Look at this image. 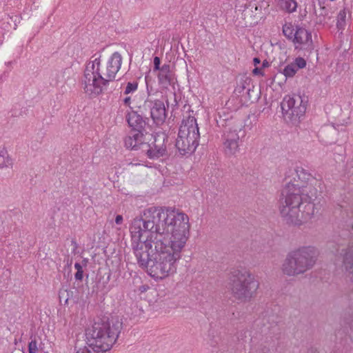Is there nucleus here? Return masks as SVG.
Listing matches in <instances>:
<instances>
[{
    "label": "nucleus",
    "instance_id": "ea45409f",
    "mask_svg": "<svg viewBox=\"0 0 353 353\" xmlns=\"http://www.w3.org/2000/svg\"><path fill=\"white\" fill-rule=\"evenodd\" d=\"M218 343H219V341L217 339H214V336H212V339H210V345L212 347H216V345L218 344Z\"/></svg>",
    "mask_w": 353,
    "mask_h": 353
},
{
    "label": "nucleus",
    "instance_id": "6ab92c4d",
    "mask_svg": "<svg viewBox=\"0 0 353 353\" xmlns=\"http://www.w3.org/2000/svg\"><path fill=\"white\" fill-rule=\"evenodd\" d=\"M159 85L163 88H168L170 85H174L175 83L174 74L170 70L169 64H163L160 71L157 74Z\"/></svg>",
    "mask_w": 353,
    "mask_h": 353
},
{
    "label": "nucleus",
    "instance_id": "9b49d317",
    "mask_svg": "<svg viewBox=\"0 0 353 353\" xmlns=\"http://www.w3.org/2000/svg\"><path fill=\"white\" fill-rule=\"evenodd\" d=\"M153 137L154 141L150 143L145 142L142 145L141 152L145 154L150 159H157L166 154V146L164 145L165 137L164 135L150 134Z\"/></svg>",
    "mask_w": 353,
    "mask_h": 353
},
{
    "label": "nucleus",
    "instance_id": "f8f14e48",
    "mask_svg": "<svg viewBox=\"0 0 353 353\" xmlns=\"http://www.w3.org/2000/svg\"><path fill=\"white\" fill-rule=\"evenodd\" d=\"M200 137L194 136H185L178 133L175 146L181 155L183 156L193 153L199 145Z\"/></svg>",
    "mask_w": 353,
    "mask_h": 353
},
{
    "label": "nucleus",
    "instance_id": "dca6fc26",
    "mask_svg": "<svg viewBox=\"0 0 353 353\" xmlns=\"http://www.w3.org/2000/svg\"><path fill=\"white\" fill-rule=\"evenodd\" d=\"M146 134V132L130 130L124 139L125 147L132 150L142 151V145L145 143Z\"/></svg>",
    "mask_w": 353,
    "mask_h": 353
},
{
    "label": "nucleus",
    "instance_id": "20e7f679",
    "mask_svg": "<svg viewBox=\"0 0 353 353\" xmlns=\"http://www.w3.org/2000/svg\"><path fill=\"white\" fill-rule=\"evenodd\" d=\"M121 329L122 322L119 319L103 317L86 330L87 343L105 353L117 341Z\"/></svg>",
    "mask_w": 353,
    "mask_h": 353
},
{
    "label": "nucleus",
    "instance_id": "e433bc0d",
    "mask_svg": "<svg viewBox=\"0 0 353 353\" xmlns=\"http://www.w3.org/2000/svg\"><path fill=\"white\" fill-rule=\"evenodd\" d=\"M252 73L255 75L263 74L262 68L256 66V68L252 70Z\"/></svg>",
    "mask_w": 353,
    "mask_h": 353
},
{
    "label": "nucleus",
    "instance_id": "bb28decb",
    "mask_svg": "<svg viewBox=\"0 0 353 353\" xmlns=\"http://www.w3.org/2000/svg\"><path fill=\"white\" fill-rule=\"evenodd\" d=\"M12 165V161L9 157L7 150L3 148L0 150V168H8Z\"/></svg>",
    "mask_w": 353,
    "mask_h": 353
},
{
    "label": "nucleus",
    "instance_id": "c85d7f7f",
    "mask_svg": "<svg viewBox=\"0 0 353 353\" xmlns=\"http://www.w3.org/2000/svg\"><path fill=\"white\" fill-rule=\"evenodd\" d=\"M283 33L285 37L294 42V37H295V29H294L292 24H285L283 27Z\"/></svg>",
    "mask_w": 353,
    "mask_h": 353
},
{
    "label": "nucleus",
    "instance_id": "1a4fd4ad",
    "mask_svg": "<svg viewBox=\"0 0 353 353\" xmlns=\"http://www.w3.org/2000/svg\"><path fill=\"white\" fill-rule=\"evenodd\" d=\"M100 58L101 55L97 57V54H94L92 57L91 59H93V60L90 61L86 64L83 76L81 80V88L84 93L90 98L96 97L97 88H95V84L99 82L98 74H101L100 72Z\"/></svg>",
    "mask_w": 353,
    "mask_h": 353
},
{
    "label": "nucleus",
    "instance_id": "ddd939ff",
    "mask_svg": "<svg viewBox=\"0 0 353 353\" xmlns=\"http://www.w3.org/2000/svg\"><path fill=\"white\" fill-rule=\"evenodd\" d=\"M144 105L149 108L150 117L154 123L161 125L165 122L167 114L164 103L162 101H147Z\"/></svg>",
    "mask_w": 353,
    "mask_h": 353
},
{
    "label": "nucleus",
    "instance_id": "de8ad7c7",
    "mask_svg": "<svg viewBox=\"0 0 353 353\" xmlns=\"http://www.w3.org/2000/svg\"><path fill=\"white\" fill-rule=\"evenodd\" d=\"M254 12V14H252L253 17H256V16L257 15V11L256 12L255 10H253V13Z\"/></svg>",
    "mask_w": 353,
    "mask_h": 353
},
{
    "label": "nucleus",
    "instance_id": "7ed1b4c3",
    "mask_svg": "<svg viewBox=\"0 0 353 353\" xmlns=\"http://www.w3.org/2000/svg\"><path fill=\"white\" fill-rule=\"evenodd\" d=\"M190 235L165 241L157 240L152 254V260L147 271L153 278L163 279L174 274L176 270V263L181 258Z\"/></svg>",
    "mask_w": 353,
    "mask_h": 353
},
{
    "label": "nucleus",
    "instance_id": "37998d69",
    "mask_svg": "<svg viewBox=\"0 0 353 353\" xmlns=\"http://www.w3.org/2000/svg\"><path fill=\"white\" fill-rule=\"evenodd\" d=\"M253 63L255 66L261 63V60L259 57H254L253 59Z\"/></svg>",
    "mask_w": 353,
    "mask_h": 353
},
{
    "label": "nucleus",
    "instance_id": "5701e85b",
    "mask_svg": "<svg viewBox=\"0 0 353 353\" xmlns=\"http://www.w3.org/2000/svg\"><path fill=\"white\" fill-rule=\"evenodd\" d=\"M251 78L248 77L241 78L234 89L235 93L238 94H243L245 91L246 93L249 94L250 91L251 90V87H252L251 85Z\"/></svg>",
    "mask_w": 353,
    "mask_h": 353
},
{
    "label": "nucleus",
    "instance_id": "603ef678",
    "mask_svg": "<svg viewBox=\"0 0 353 353\" xmlns=\"http://www.w3.org/2000/svg\"><path fill=\"white\" fill-rule=\"evenodd\" d=\"M209 336H212V334H211V332H210Z\"/></svg>",
    "mask_w": 353,
    "mask_h": 353
},
{
    "label": "nucleus",
    "instance_id": "a19ab883",
    "mask_svg": "<svg viewBox=\"0 0 353 353\" xmlns=\"http://www.w3.org/2000/svg\"><path fill=\"white\" fill-rule=\"evenodd\" d=\"M307 353H319V352L316 348L311 347L307 350Z\"/></svg>",
    "mask_w": 353,
    "mask_h": 353
},
{
    "label": "nucleus",
    "instance_id": "4be33fe9",
    "mask_svg": "<svg viewBox=\"0 0 353 353\" xmlns=\"http://www.w3.org/2000/svg\"><path fill=\"white\" fill-rule=\"evenodd\" d=\"M330 11L325 6H321L318 11H315V24L324 26L327 22V19L332 18V16L330 15Z\"/></svg>",
    "mask_w": 353,
    "mask_h": 353
},
{
    "label": "nucleus",
    "instance_id": "393cba45",
    "mask_svg": "<svg viewBox=\"0 0 353 353\" xmlns=\"http://www.w3.org/2000/svg\"><path fill=\"white\" fill-rule=\"evenodd\" d=\"M343 264L345 270L351 274V280L353 281V248H348L345 254Z\"/></svg>",
    "mask_w": 353,
    "mask_h": 353
},
{
    "label": "nucleus",
    "instance_id": "a18cd8bd",
    "mask_svg": "<svg viewBox=\"0 0 353 353\" xmlns=\"http://www.w3.org/2000/svg\"><path fill=\"white\" fill-rule=\"evenodd\" d=\"M270 349L267 347H263L261 349L260 353H269Z\"/></svg>",
    "mask_w": 353,
    "mask_h": 353
},
{
    "label": "nucleus",
    "instance_id": "7c9ffc66",
    "mask_svg": "<svg viewBox=\"0 0 353 353\" xmlns=\"http://www.w3.org/2000/svg\"><path fill=\"white\" fill-rule=\"evenodd\" d=\"M76 353H105L102 350L97 348L94 346H89L84 347L83 348H80L79 350L76 352Z\"/></svg>",
    "mask_w": 353,
    "mask_h": 353
},
{
    "label": "nucleus",
    "instance_id": "cd10ccee",
    "mask_svg": "<svg viewBox=\"0 0 353 353\" xmlns=\"http://www.w3.org/2000/svg\"><path fill=\"white\" fill-rule=\"evenodd\" d=\"M347 12L345 9L340 10L337 15L336 28L339 30H343L346 26Z\"/></svg>",
    "mask_w": 353,
    "mask_h": 353
},
{
    "label": "nucleus",
    "instance_id": "423d86ee",
    "mask_svg": "<svg viewBox=\"0 0 353 353\" xmlns=\"http://www.w3.org/2000/svg\"><path fill=\"white\" fill-rule=\"evenodd\" d=\"M259 281L247 270H234L229 277V289L237 303L250 302L257 294Z\"/></svg>",
    "mask_w": 353,
    "mask_h": 353
},
{
    "label": "nucleus",
    "instance_id": "aec40b11",
    "mask_svg": "<svg viewBox=\"0 0 353 353\" xmlns=\"http://www.w3.org/2000/svg\"><path fill=\"white\" fill-rule=\"evenodd\" d=\"M306 66V61L302 57H297L293 62L288 64L283 70V74L288 77H292L299 69Z\"/></svg>",
    "mask_w": 353,
    "mask_h": 353
},
{
    "label": "nucleus",
    "instance_id": "a211bd4d",
    "mask_svg": "<svg viewBox=\"0 0 353 353\" xmlns=\"http://www.w3.org/2000/svg\"><path fill=\"white\" fill-rule=\"evenodd\" d=\"M293 43L305 46V48L307 50L312 49L313 44L311 32L304 28L296 26Z\"/></svg>",
    "mask_w": 353,
    "mask_h": 353
},
{
    "label": "nucleus",
    "instance_id": "3c124183",
    "mask_svg": "<svg viewBox=\"0 0 353 353\" xmlns=\"http://www.w3.org/2000/svg\"><path fill=\"white\" fill-rule=\"evenodd\" d=\"M272 321H273V323H274V320H273V319H274V316H272Z\"/></svg>",
    "mask_w": 353,
    "mask_h": 353
},
{
    "label": "nucleus",
    "instance_id": "c756f323",
    "mask_svg": "<svg viewBox=\"0 0 353 353\" xmlns=\"http://www.w3.org/2000/svg\"><path fill=\"white\" fill-rule=\"evenodd\" d=\"M138 82L134 81L132 82H128L126 85V87L124 90V94H130L134 93L135 91L137 90L138 88Z\"/></svg>",
    "mask_w": 353,
    "mask_h": 353
},
{
    "label": "nucleus",
    "instance_id": "8fccbe9b",
    "mask_svg": "<svg viewBox=\"0 0 353 353\" xmlns=\"http://www.w3.org/2000/svg\"><path fill=\"white\" fill-rule=\"evenodd\" d=\"M263 321H267V322L270 323V317H268V319H267L265 318H264Z\"/></svg>",
    "mask_w": 353,
    "mask_h": 353
},
{
    "label": "nucleus",
    "instance_id": "412c9836",
    "mask_svg": "<svg viewBox=\"0 0 353 353\" xmlns=\"http://www.w3.org/2000/svg\"><path fill=\"white\" fill-rule=\"evenodd\" d=\"M223 149L226 155H235L239 151V141L229 140L228 139H223Z\"/></svg>",
    "mask_w": 353,
    "mask_h": 353
},
{
    "label": "nucleus",
    "instance_id": "09e8293b",
    "mask_svg": "<svg viewBox=\"0 0 353 353\" xmlns=\"http://www.w3.org/2000/svg\"><path fill=\"white\" fill-rule=\"evenodd\" d=\"M248 23H249L250 26H252V24H254L255 23H256V21H250Z\"/></svg>",
    "mask_w": 353,
    "mask_h": 353
},
{
    "label": "nucleus",
    "instance_id": "72a5a7b5",
    "mask_svg": "<svg viewBox=\"0 0 353 353\" xmlns=\"http://www.w3.org/2000/svg\"><path fill=\"white\" fill-rule=\"evenodd\" d=\"M68 295H69V292L68 290H61L59 292V298L60 302H61L63 299H65L64 300L65 304L68 303Z\"/></svg>",
    "mask_w": 353,
    "mask_h": 353
},
{
    "label": "nucleus",
    "instance_id": "0eeeda50",
    "mask_svg": "<svg viewBox=\"0 0 353 353\" xmlns=\"http://www.w3.org/2000/svg\"><path fill=\"white\" fill-rule=\"evenodd\" d=\"M131 236V246L133 252L137 258L139 265L145 269L149 268L152 254H154V250L156 245V239L146 236L145 240H142L144 234L133 230H130Z\"/></svg>",
    "mask_w": 353,
    "mask_h": 353
},
{
    "label": "nucleus",
    "instance_id": "4468645a",
    "mask_svg": "<svg viewBox=\"0 0 353 353\" xmlns=\"http://www.w3.org/2000/svg\"><path fill=\"white\" fill-rule=\"evenodd\" d=\"M125 119L131 128L130 130L146 132L145 126L148 125L149 119L143 117L137 111L132 110V108H130V110L127 112Z\"/></svg>",
    "mask_w": 353,
    "mask_h": 353
},
{
    "label": "nucleus",
    "instance_id": "2eb2a0df",
    "mask_svg": "<svg viewBox=\"0 0 353 353\" xmlns=\"http://www.w3.org/2000/svg\"><path fill=\"white\" fill-rule=\"evenodd\" d=\"M216 120L219 126L221 125L226 128L223 133V139L241 141V139L245 136V132L241 126H234L227 128V127L230 125V123L228 124V122H231V121H229L228 118L224 119L219 115V119H216Z\"/></svg>",
    "mask_w": 353,
    "mask_h": 353
},
{
    "label": "nucleus",
    "instance_id": "c03bdc74",
    "mask_svg": "<svg viewBox=\"0 0 353 353\" xmlns=\"http://www.w3.org/2000/svg\"><path fill=\"white\" fill-rule=\"evenodd\" d=\"M270 65L269 62L267 60H264L262 63L261 68H268Z\"/></svg>",
    "mask_w": 353,
    "mask_h": 353
},
{
    "label": "nucleus",
    "instance_id": "b1692460",
    "mask_svg": "<svg viewBox=\"0 0 353 353\" xmlns=\"http://www.w3.org/2000/svg\"><path fill=\"white\" fill-rule=\"evenodd\" d=\"M342 325L344 326L347 332H353V307L346 310L342 319Z\"/></svg>",
    "mask_w": 353,
    "mask_h": 353
},
{
    "label": "nucleus",
    "instance_id": "9d476101",
    "mask_svg": "<svg viewBox=\"0 0 353 353\" xmlns=\"http://www.w3.org/2000/svg\"><path fill=\"white\" fill-rule=\"evenodd\" d=\"M122 57L118 52H114L108 59L106 65L105 72L102 74H98L99 82L95 84L97 87L96 97L106 91L110 82L114 81L116 74L121 68Z\"/></svg>",
    "mask_w": 353,
    "mask_h": 353
},
{
    "label": "nucleus",
    "instance_id": "39448f33",
    "mask_svg": "<svg viewBox=\"0 0 353 353\" xmlns=\"http://www.w3.org/2000/svg\"><path fill=\"white\" fill-rule=\"evenodd\" d=\"M319 253L313 246H303L290 252L284 259L282 272L288 276L303 274L313 268Z\"/></svg>",
    "mask_w": 353,
    "mask_h": 353
},
{
    "label": "nucleus",
    "instance_id": "f257e3e1",
    "mask_svg": "<svg viewBox=\"0 0 353 353\" xmlns=\"http://www.w3.org/2000/svg\"><path fill=\"white\" fill-rule=\"evenodd\" d=\"M189 218L183 212L170 207H150L143 215L132 220L130 230L157 240H168L190 235Z\"/></svg>",
    "mask_w": 353,
    "mask_h": 353
},
{
    "label": "nucleus",
    "instance_id": "4c0bfd02",
    "mask_svg": "<svg viewBox=\"0 0 353 353\" xmlns=\"http://www.w3.org/2000/svg\"><path fill=\"white\" fill-rule=\"evenodd\" d=\"M123 219L122 215L118 214V215L116 216L115 223L117 225H121L123 223Z\"/></svg>",
    "mask_w": 353,
    "mask_h": 353
},
{
    "label": "nucleus",
    "instance_id": "f704fd0d",
    "mask_svg": "<svg viewBox=\"0 0 353 353\" xmlns=\"http://www.w3.org/2000/svg\"><path fill=\"white\" fill-rule=\"evenodd\" d=\"M38 350L36 340H32L28 344V353H36Z\"/></svg>",
    "mask_w": 353,
    "mask_h": 353
},
{
    "label": "nucleus",
    "instance_id": "2f4dec72",
    "mask_svg": "<svg viewBox=\"0 0 353 353\" xmlns=\"http://www.w3.org/2000/svg\"><path fill=\"white\" fill-rule=\"evenodd\" d=\"M253 9H254L256 12L259 10L258 6L256 4H250L248 7L245 8V9L243 11V15L244 16L245 19L248 17H252Z\"/></svg>",
    "mask_w": 353,
    "mask_h": 353
},
{
    "label": "nucleus",
    "instance_id": "49530a36",
    "mask_svg": "<svg viewBox=\"0 0 353 353\" xmlns=\"http://www.w3.org/2000/svg\"><path fill=\"white\" fill-rule=\"evenodd\" d=\"M72 263V259H68L66 261V265L68 267H70Z\"/></svg>",
    "mask_w": 353,
    "mask_h": 353
},
{
    "label": "nucleus",
    "instance_id": "58836bf2",
    "mask_svg": "<svg viewBox=\"0 0 353 353\" xmlns=\"http://www.w3.org/2000/svg\"><path fill=\"white\" fill-rule=\"evenodd\" d=\"M130 103H131V98L130 97H126L124 99H123V104L126 106H128L130 108H131L130 107Z\"/></svg>",
    "mask_w": 353,
    "mask_h": 353
},
{
    "label": "nucleus",
    "instance_id": "a878e982",
    "mask_svg": "<svg viewBox=\"0 0 353 353\" xmlns=\"http://www.w3.org/2000/svg\"><path fill=\"white\" fill-rule=\"evenodd\" d=\"M280 8L288 12H293L296 10L297 4L294 0H276Z\"/></svg>",
    "mask_w": 353,
    "mask_h": 353
},
{
    "label": "nucleus",
    "instance_id": "473e14b6",
    "mask_svg": "<svg viewBox=\"0 0 353 353\" xmlns=\"http://www.w3.org/2000/svg\"><path fill=\"white\" fill-rule=\"evenodd\" d=\"M74 268L77 270V272L74 274V278L77 281H81L83 277V270L82 265L79 263L74 264Z\"/></svg>",
    "mask_w": 353,
    "mask_h": 353
},
{
    "label": "nucleus",
    "instance_id": "79ce46f5",
    "mask_svg": "<svg viewBox=\"0 0 353 353\" xmlns=\"http://www.w3.org/2000/svg\"><path fill=\"white\" fill-rule=\"evenodd\" d=\"M71 243H72V245H74L73 252H75V250L78 248V244H77V241L74 239L72 240Z\"/></svg>",
    "mask_w": 353,
    "mask_h": 353
},
{
    "label": "nucleus",
    "instance_id": "f03ea898",
    "mask_svg": "<svg viewBox=\"0 0 353 353\" xmlns=\"http://www.w3.org/2000/svg\"><path fill=\"white\" fill-rule=\"evenodd\" d=\"M292 172L294 182L290 179L281 190L279 212L283 222L288 225L300 226L310 221L315 212L312 196L305 194L304 184L310 174L302 168Z\"/></svg>",
    "mask_w": 353,
    "mask_h": 353
},
{
    "label": "nucleus",
    "instance_id": "c9c22d12",
    "mask_svg": "<svg viewBox=\"0 0 353 353\" xmlns=\"http://www.w3.org/2000/svg\"><path fill=\"white\" fill-rule=\"evenodd\" d=\"M154 68H153V70L154 71H160L161 70V59L159 57H154Z\"/></svg>",
    "mask_w": 353,
    "mask_h": 353
},
{
    "label": "nucleus",
    "instance_id": "f3484780",
    "mask_svg": "<svg viewBox=\"0 0 353 353\" xmlns=\"http://www.w3.org/2000/svg\"><path fill=\"white\" fill-rule=\"evenodd\" d=\"M179 133L185 136H194L200 137L198 124L195 117L189 112L187 116H184L182 123L180 125Z\"/></svg>",
    "mask_w": 353,
    "mask_h": 353
},
{
    "label": "nucleus",
    "instance_id": "6e6552de",
    "mask_svg": "<svg viewBox=\"0 0 353 353\" xmlns=\"http://www.w3.org/2000/svg\"><path fill=\"white\" fill-rule=\"evenodd\" d=\"M283 117L285 121L290 124L296 125L304 116L306 104L300 95H287L281 103Z\"/></svg>",
    "mask_w": 353,
    "mask_h": 353
}]
</instances>
